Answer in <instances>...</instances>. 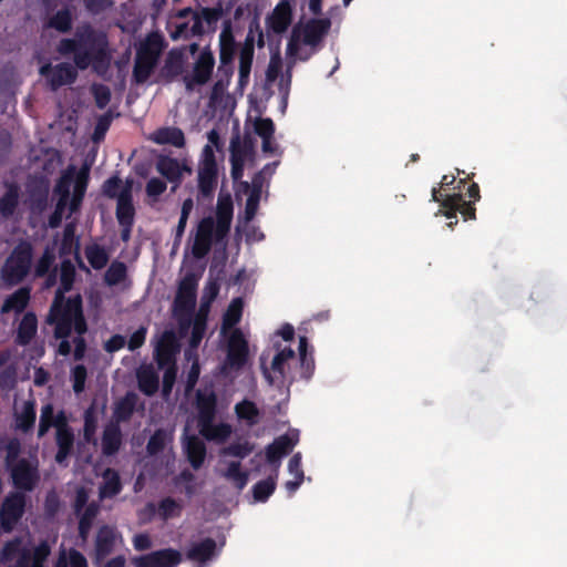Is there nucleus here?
I'll return each instance as SVG.
<instances>
[{"label":"nucleus","instance_id":"1","mask_svg":"<svg viewBox=\"0 0 567 567\" xmlns=\"http://www.w3.org/2000/svg\"><path fill=\"white\" fill-rule=\"evenodd\" d=\"M109 41L104 32L95 30L90 23L75 29L73 38L61 39L58 51L62 55H73V62L80 70H86L92 63H104L107 58Z\"/></svg>","mask_w":567,"mask_h":567},{"label":"nucleus","instance_id":"2","mask_svg":"<svg viewBox=\"0 0 567 567\" xmlns=\"http://www.w3.org/2000/svg\"><path fill=\"white\" fill-rule=\"evenodd\" d=\"M47 323L54 326V338L64 339L71 336L72 329L76 334H85L87 323L83 313V301L81 295L66 298L54 296Z\"/></svg>","mask_w":567,"mask_h":567},{"label":"nucleus","instance_id":"3","mask_svg":"<svg viewBox=\"0 0 567 567\" xmlns=\"http://www.w3.org/2000/svg\"><path fill=\"white\" fill-rule=\"evenodd\" d=\"M32 257V245L27 240L19 241L1 267L0 275L3 282L9 287L21 284L30 272Z\"/></svg>","mask_w":567,"mask_h":567},{"label":"nucleus","instance_id":"4","mask_svg":"<svg viewBox=\"0 0 567 567\" xmlns=\"http://www.w3.org/2000/svg\"><path fill=\"white\" fill-rule=\"evenodd\" d=\"M197 279L195 275H186L179 282L173 303L174 315L179 319L181 332L190 327L192 316L196 307Z\"/></svg>","mask_w":567,"mask_h":567},{"label":"nucleus","instance_id":"5","mask_svg":"<svg viewBox=\"0 0 567 567\" xmlns=\"http://www.w3.org/2000/svg\"><path fill=\"white\" fill-rule=\"evenodd\" d=\"M198 192L203 198L213 196L218 179V166L214 150L206 144L202 151L198 165Z\"/></svg>","mask_w":567,"mask_h":567},{"label":"nucleus","instance_id":"6","mask_svg":"<svg viewBox=\"0 0 567 567\" xmlns=\"http://www.w3.org/2000/svg\"><path fill=\"white\" fill-rule=\"evenodd\" d=\"M27 496L22 492H10L0 506V530L11 533L23 517Z\"/></svg>","mask_w":567,"mask_h":567},{"label":"nucleus","instance_id":"7","mask_svg":"<svg viewBox=\"0 0 567 567\" xmlns=\"http://www.w3.org/2000/svg\"><path fill=\"white\" fill-rule=\"evenodd\" d=\"M432 202L440 203L443 210H440L446 218L452 219L461 214L464 220L476 218V208L472 203H467L462 194L446 195L442 198L440 187H433Z\"/></svg>","mask_w":567,"mask_h":567},{"label":"nucleus","instance_id":"8","mask_svg":"<svg viewBox=\"0 0 567 567\" xmlns=\"http://www.w3.org/2000/svg\"><path fill=\"white\" fill-rule=\"evenodd\" d=\"M249 359V346L243 331L234 329L228 337L224 369L240 371Z\"/></svg>","mask_w":567,"mask_h":567},{"label":"nucleus","instance_id":"9","mask_svg":"<svg viewBox=\"0 0 567 567\" xmlns=\"http://www.w3.org/2000/svg\"><path fill=\"white\" fill-rule=\"evenodd\" d=\"M215 56L209 48H205L196 59L193 71L183 78L187 91H194L196 85H205L212 78Z\"/></svg>","mask_w":567,"mask_h":567},{"label":"nucleus","instance_id":"10","mask_svg":"<svg viewBox=\"0 0 567 567\" xmlns=\"http://www.w3.org/2000/svg\"><path fill=\"white\" fill-rule=\"evenodd\" d=\"M195 409L197 413V426L208 425L217 415L218 396L214 386L206 385L197 389L195 393Z\"/></svg>","mask_w":567,"mask_h":567},{"label":"nucleus","instance_id":"11","mask_svg":"<svg viewBox=\"0 0 567 567\" xmlns=\"http://www.w3.org/2000/svg\"><path fill=\"white\" fill-rule=\"evenodd\" d=\"M154 43L148 41L141 45L136 52L133 78L136 83L146 82L153 73L159 56V48H154Z\"/></svg>","mask_w":567,"mask_h":567},{"label":"nucleus","instance_id":"12","mask_svg":"<svg viewBox=\"0 0 567 567\" xmlns=\"http://www.w3.org/2000/svg\"><path fill=\"white\" fill-rule=\"evenodd\" d=\"M7 470L10 472L13 486L20 491L31 492L40 478L38 463L33 464L27 458H20Z\"/></svg>","mask_w":567,"mask_h":567},{"label":"nucleus","instance_id":"13","mask_svg":"<svg viewBox=\"0 0 567 567\" xmlns=\"http://www.w3.org/2000/svg\"><path fill=\"white\" fill-rule=\"evenodd\" d=\"M216 224L212 216L200 219L192 246V254L196 259H202L208 255L215 239Z\"/></svg>","mask_w":567,"mask_h":567},{"label":"nucleus","instance_id":"14","mask_svg":"<svg viewBox=\"0 0 567 567\" xmlns=\"http://www.w3.org/2000/svg\"><path fill=\"white\" fill-rule=\"evenodd\" d=\"M40 74L47 78L51 91H56L63 85L72 84L78 76L75 68L65 62L56 65L44 64L40 68Z\"/></svg>","mask_w":567,"mask_h":567},{"label":"nucleus","instance_id":"15","mask_svg":"<svg viewBox=\"0 0 567 567\" xmlns=\"http://www.w3.org/2000/svg\"><path fill=\"white\" fill-rule=\"evenodd\" d=\"M178 352L179 343L175 332L172 330L164 331L154 351V359L158 369L176 364V354Z\"/></svg>","mask_w":567,"mask_h":567},{"label":"nucleus","instance_id":"16","mask_svg":"<svg viewBox=\"0 0 567 567\" xmlns=\"http://www.w3.org/2000/svg\"><path fill=\"white\" fill-rule=\"evenodd\" d=\"M182 555L173 548H165L142 555L133 559L135 567H176Z\"/></svg>","mask_w":567,"mask_h":567},{"label":"nucleus","instance_id":"17","mask_svg":"<svg viewBox=\"0 0 567 567\" xmlns=\"http://www.w3.org/2000/svg\"><path fill=\"white\" fill-rule=\"evenodd\" d=\"M236 54V41L233 33L231 21L229 19L223 22L221 32L219 34V61L220 66H227V75L233 73V61Z\"/></svg>","mask_w":567,"mask_h":567},{"label":"nucleus","instance_id":"18","mask_svg":"<svg viewBox=\"0 0 567 567\" xmlns=\"http://www.w3.org/2000/svg\"><path fill=\"white\" fill-rule=\"evenodd\" d=\"M292 22V7L289 0H281L266 19L267 29L276 34L288 30Z\"/></svg>","mask_w":567,"mask_h":567},{"label":"nucleus","instance_id":"19","mask_svg":"<svg viewBox=\"0 0 567 567\" xmlns=\"http://www.w3.org/2000/svg\"><path fill=\"white\" fill-rule=\"evenodd\" d=\"M50 554V545L42 540L33 549L27 547L11 567H45Z\"/></svg>","mask_w":567,"mask_h":567},{"label":"nucleus","instance_id":"20","mask_svg":"<svg viewBox=\"0 0 567 567\" xmlns=\"http://www.w3.org/2000/svg\"><path fill=\"white\" fill-rule=\"evenodd\" d=\"M234 214V206L230 197L219 198L216 207V230H215V239L216 243L223 241L231 226Z\"/></svg>","mask_w":567,"mask_h":567},{"label":"nucleus","instance_id":"21","mask_svg":"<svg viewBox=\"0 0 567 567\" xmlns=\"http://www.w3.org/2000/svg\"><path fill=\"white\" fill-rule=\"evenodd\" d=\"M116 543L115 528L103 525L97 529L94 544V558L96 563L103 561L114 550Z\"/></svg>","mask_w":567,"mask_h":567},{"label":"nucleus","instance_id":"22","mask_svg":"<svg viewBox=\"0 0 567 567\" xmlns=\"http://www.w3.org/2000/svg\"><path fill=\"white\" fill-rule=\"evenodd\" d=\"M157 172L173 184L172 192H176L183 181V167L177 158L159 155L156 161Z\"/></svg>","mask_w":567,"mask_h":567},{"label":"nucleus","instance_id":"23","mask_svg":"<svg viewBox=\"0 0 567 567\" xmlns=\"http://www.w3.org/2000/svg\"><path fill=\"white\" fill-rule=\"evenodd\" d=\"M331 28L329 18L310 19L302 28V42L307 45H318Z\"/></svg>","mask_w":567,"mask_h":567},{"label":"nucleus","instance_id":"24","mask_svg":"<svg viewBox=\"0 0 567 567\" xmlns=\"http://www.w3.org/2000/svg\"><path fill=\"white\" fill-rule=\"evenodd\" d=\"M115 216L118 225L134 224L135 207L133 204L132 186L127 184L122 188L121 195L116 200Z\"/></svg>","mask_w":567,"mask_h":567},{"label":"nucleus","instance_id":"25","mask_svg":"<svg viewBox=\"0 0 567 567\" xmlns=\"http://www.w3.org/2000/svg\"><path fill=\"white\" fill-rule=\"evenodd\" d=\"M27 192L33 207L42 210L48 205L50 185L45 177H33L27 184Z\"/></svg>","mask_w":567,"mask_h":567},{"label":"nucleus","instance_id":"26","mask_svg":"<svg viewBox=\"0 0 567 567\" xmlns=\"http://www.w3.org/2000/svg\"><path fill=\"white\" fill-rule=\"evenodd\" d=\"M123 435L117 423L111 422L105 425L102 434L101 446L105 456L115 455L122 446Z\"/></svg>","mask_w":567,"mask_h":567},{"label":"nucleus","instance_id":"27","mask_svg":"<svg viewBox=\"0 0 567 567\" xmlns=\"http://www.w3.org/2000/svg\"><path fill=\"white\" fill-rule=\"evenodd\" d=\"M206 32L199 19H194L193 24L189 27L188 22L171 21L168 23V33L173 41L181 39L187 40L193 37H202Z\"/></svg>","mask_w":567,"mask_h":567},{"label":"nucleus","instance_id":"28","mask_svg":"<svg viewBox=\"0 0 567 567\" xmlns=\"http://www.w3.org/2000/svg\"><path fill=\"white\" fill-rule=\"evenodd\" d=\"M38 331V319L34 312L29 311L23 315L17 329L14 342L20 347L31 343Z\"/></svg>","mask_w":567,"mask_h":567},{"label":"nucleus","instance_id":"29","mask_svg":"<svg viewBox=\"0 0 567 567\" xmlns=\"http://www.w3.org/2000/svg\"><path fill=\"white\" fill-rule=\"evenodd\" d=\"M150 140L158 145L168 144L178 148L185 146L184 132L176 126L159 127L151 134Z\"/></svg>","mask_w":567,"mask_h":567},{"label":"nucleus","instance_id":"30","mask_svg":"<svg viewBox=\"0 0 567 567\" xmlns=\"http://www.w3.org/2000/svg\"><path fill=\"white\" fill-rule=\"evenodd\" d=\"M74 440L75 437L72 429H59V431H55L58 451L54 460L58 464H66L68 457L73 453Z\"/></svg>","mask_w":567,"mask_h":567},{"label":"nucleus","instance_id":"31","mask_svg":"<svg viewBox=\"0 0 567 567\" xmlns=\"http://www.w3.org/2000/svg\"><path fill=\"white\" fill-rule=\"evenodd\" d=\"M184 450L192 467L199 470L204 464L207 453L205 443L198 436L190 435L186 439Z\"/></svg>","mask_w":567,"mask_h":567},{"label":"nucleus","instance_id":"32","mask_svg":"<svg viewBox=\"0 0 567 567\" xmlns=\"http://www.w3.org/2000/svg\"><path fill=\"white\" fill-rule=\"evenodd\" d=\"M138 389L147 396L154 395L159 388V378L153 365H142L136 372Z\"/></svg>","mask_w":567,"mask_h":567},{"label":"nucleus","instance_id":"33","mask_svg":"<svg viewBox=\"0 0 567 567\" xmlns=\"http://www.w3.org/2000/svg\"><path fill=\"white\" fill-rule=\"evenodd\" d=\"M31 290L29 287H21L13 293L8 296L1 306V313H9L14 311L21 313L29 305Z\"/></svg>","mask_w":567,"mask_h":567},{"label":"nucleus","instance_id":"34","mask_svg":"<svg viewBox=\"0 0 567 567\" xmlns=\"http://www.w3.org/2000/svg\"><path fill=\"white\" fill-rule=\"evenodd\" d=\"M226 13L224 9V4L221 1H218L217 4L213 8L202 7L197 12H194V19H199L200 24L204 25V22L207 24L208 32H215L217 30L218 21Z\"/></svg>","mask_w":567,"mask_h":567},{"label":"nucleus","instance_id":"35","mask_svg":"<svg viewBox=\"0 0 567 567\" xmlns=\"http://www.w3.org/2000/svg\"><path fill=\"white\" fill-rule=\"evenodd\" d=\"M138 401V396L135 392H127L122 399H120L114 406V417L116 420L115 423L127 422L131 420L136 404Z\"/></svg>","mask_w":567,"mask_h":567},{"label":"nucleus","instance_id":"36","mask_svg":"<svg viewBox=\"0 0 567 567\" xmlns=\"http://www.w3.org/2000/svg\"><path fill=\"white\" fill-rule=\"evenodd\" d=\"M291 449L292 443L287 435H281L275 439L274 442L266 447L267 462L270 464H277L278 466L281 457L287 455Z\"/></svg>","mask_w":567,"mask_h":567},{"label":"nucleus","instance_id":"37","mask_svg":"<svg viewBox=\"0 0 567 567\" xmlns=\"http://www.w3.org/2000/svg\"><path fill=\"white\" fill-rule=\"evenodd\" d=\"M216 550V542L207 537L198 543H194L187 550V558L194 561L205 563L209 560Z\"/></svg>","mask_w":567,"mask_h":567},{"label":"nucleus","instance_id":"38","mask_svg":"<svg viewBox=\"0 0 567 567\" xmlns=\"http://www.w3.org/2000/svg\"><path fill=\"white\" fill-rule=\"evenodd\" d=\"M235 414L239 421H244L248 426L259 423L260 411L254 401L244 399L235 404Z\"/></svg>","mask_w":567,"mask_h":567},{"label":"nucleus","instance_id":"39","mask_svg":"<svg viewBox=\"0 0 567 567\" xmlns=\"http://www.w3.org/2000/svg\"><path fill=\"white\" fill-rule=\"evenodd\" d=\"M103 484L100 487L102 498H113L122 492L123 485L117 471L106 468L103 473Z\"/></svg>","mask_w":567,"mask_h":567},{"label":"nucleus","instance_id":"40","mask_svg":"<svg viewBox=\"0 0 567 567\" xmlns=\"http://www.w3.org/2000/svg\"><path fill=\"white\" fill-rule=\"evenodd\" d=\"M6 187L7 190L0 198V215L3 218H9L14 214L19 205L20 188L16 183H8Z\"/></svg>","mask_w":567,"mask_h":567},{"label":"nucleus","instance_id":"41","mask_svg":"<svg viewBox=\"0 0 567 567\" xmlns=\"http://www.w3.org/2000/svg\"><path fill=\"white\" fill-rule=\"evenodd\" d=\"M37 419L35 402L25 401L20 413L16 414V429L29 433L33 430Z\"/></svg>","mask_w":567,"mask_h":567},{"label":"nucleus","instance_id":"42","mask_svg":"<svg viewBox=\"0 0 567 567\" xmlns=\"http://www.w3.org/2000/svg\"><path fill=\"white\" fill-rule=\"evenodd\" d=\"M230 161L243 159L245 163L246 158L252 156L255 153V142L249 136H244L243 140L236 136L230 142Z\"/></svg>","mask_w":567,"mask_h":567},{"label":"nucleus","instance_id":"43","mask_svg":"<svg viewBox=\"0 0 567 567\" xmlns=\"http://www.w3.org/2000/svg\"><path fill=\"white\" fill-rule=\"evenodd\" d=\"M199 433L207 441L224 443L231 434V426L228 423L215 424L210 422L208 425H198Z\"/></svg>","mask_w":567,"mask_h":567},{"label":"nucleus","instance_id":"44","mask_svg":"<svg viewBox=\"0 0 567 567\" xmlns=\"http://www.w3.org/2000/svg\"><path fill=\"white\" fill-rule=\"evenodd\" d=\"M73 25V14L70 8L58 10L47 22V27L60 33H69Z\"/></svg>","mask_w":567,"mask_h":567},{"label":"nucleus","instance_id":"45","mask_svg":"<svg viewBox=\"0 0 567 567\" xmlns=\"http://www.w3.org/2000/svg\"><path fill=\"white\" fill-rule=\"evenodd\" d=\"M53 567H89L85 556L75 548L61 550Z\"/></svg>","mask_w":567,"mask_h":567},{"label":"nucleus","instance_id":"46","mask_svg":"<svg viewBox=\"0 0 567 567\" xmlns=\"http://www.w3.org/2000/svg\"><path fill=\"white\" fill-rule=\"evenodd\" d=\"M75 268L70 260H63L60 268V286L54 296H65L73 287Z\"/></svg>","mask_w":567,"mask_h":567},{"label":"nucleus","instance_id":"47","mask_svg":"<svg viewBox=\"0 0 567 567\" xmlns=\"http://www.w3.org/2000/svg\"><path fill=\"white\" fill-rule=\"evenodd\" d=\"M87 187V174L81 172L74 182L73 195L71 199H69V209L70 213H75L80 209L81 204L83 202L85 192Z\"/></svg>","mask_w":567,"mask_h":567},{"label":"nucleus","instance_id":"48","mask_svg":"<svg viewBox=\"0 0 567 567\" xmlns=\"http://www.w3.org/2000/svg\"><path fill=\"white\" fill-rule=\"evenodd\" d=\"M192 333L189 338V347L197 349L205 336L207 329V316L199 311L190 321Z\"/></svg>","mask_w":567,"mask_h":567},{"label":"nucleus","instance_id":"49","mask_svg":"<svg viewBox=\"0 0 567 567\" xmlns=\"http://www.w3.org/2000/svg\"><path fill=\"white\" fill-rule=\"evenodd\" d=\"M240 466L239 462L233 461L221 473V476L230 481L238 491L244 489L248 483V473L241 471Z\"/></svg>","mask_w":567,"mask_h":567},{"label":"nucleus","instance_id":"50","mask_svg":"<svg viewBox=\"0 0 567 567\" xmlns=\"http://www.w3.org/2000/svg\"><path fill=\"white\" fill-rule=\"evenodd\" d=\"M84 252L89 264L95 270L104 268L109 262L107 251L97 244L86 246Z\"/></svg>","mask_w":567,"mask_h":567},{"label":"nucleus","instance_id":"51","mask_svg":"<svg viewBox=\"0 0 567 567\" xmlns=\"http://www.w3.org/2000/svg\"><path fill=\"white\" fill-rule=\"evenodd\" d=\"M295 351L290 347L278 350L271 361V371L279 375L281 382L286 379L285 365L289 360L295 358Z\"/></svg>","mask_w":567,"mask_h":567},{"label":"nucleus","instance_id":"52","mask_svg":"<svg viewBox=\"0 0 567 567\" xmlns=\"http://www.w3.org/2000/svg\"><path fill=\"white\" fill-rule=\"evenodd\" d=\"M27 548L23 545L21 537H14L11 540H8L1 551L0 559L2 563L16 561V559L21 555V553Z\"/></svg>","mask_w":567,"mask_h":567},{"label":"nucleus","instance_id":"53","mask_svg":"<svg viewBox=\"0 0 567 567\" xmlns=\"http://www.w3.org/2000/svg\"><path fill=\"white\" fill-rule=\"evenodd\" d=\"M183 509L182 503L172 497L163 498L157 506V514L163 520L181 516Z\"/></svg>","mask_w":567,"mask_h":567},{"label":"nucleus","instance_id":"54","mask_svg":"<svg viewBox=\"0 0 567 567\" xmlns=\"http://www.w3.org/2000/svg\"><path fill=\"white\" fill-rule=\"evenodd\" d=\"M99 513V506L95 503L89 504L79 519V536L86 539L92 527L93 519Z\"/></svg>","mask_w":567,"mask_h":567},{"label":"nucleus","instance_id":"55","mask_svg":"<svg viewBox=\"0 0 567 567\" xmlns=\"http://www.w3.org/2000/svg\"><path fill=\"white\" fill-rule=\"evenodd\" d=\"M275 489L276 478L269 476L252 486V496L255 501L264 503L274 494Z\"/></svg>","mask_w":567,"mask_h":567},{"label":"nucleus","instance_id":"56","mask_svg":"<svg viewBox=\"0 0 567 567\" xmlns=\"http://www.w3.org/2000/svg\"><path fill=\"white\" fill-rule=\"evenodd\" d=\"M127 275L126 265L123 261L114 260L104 275V280L109 286L121 284Z\"/></svg>","mask_w":567,"mask_h":567},{"label":"nucleus","instance_id":"57","mask_svg":"<svg viewBox=\"0 0 567 567\" xmlns=\"http://www.w3.org/2000/svg\"><path fill=\"white\" fill-rule=\"evenodd\" d=\"M254 37L251 32L248 33L243 48L239 51V70L238 71H251L254 60Z\"/></svg>","mask_w":567,"mask_h":567},{"label":"nucleus","instance_id":"58","mask_svg":"<svg viewBox=\"0 0 567 567\" xmlns=\"http://www.w3.org/2000/svg\"><path fill=\"white\" fill-rule=\"evenodd\" d=\"M243 313V301L240 298H235L230 305L228 306L224 318H223V327L231 328L237 324L241 319Z\"/></svg>","mask_w":567,"mask_h":567},{"label":"nucleus","instance_id":"59","mask_svg":"<svg viewBox=\"0 0 567 567\" xmlns=\"http://www.w3.org/2000/svg\"><path fill=\"white\" fill-rule=\"evenodd\" d=\"M254 451V445L248 442H234L228 446H225L220 450V455L223 456H234L238 458L247 457Z\"/></svg>","mask_w":567,"mask_h":567},{"label":"nucleus","instance_id":"60","mask_svg":"<svg viewBox=\"0 0 567 567\" xmlns=\"http://www.w3.org/2000/svg\"><path fill=\"white\" fill-rule=\"evenodd\" d=\"M97 429V419L90 408L84 412L83 440L89 444H96L95 432Z\"/></svg>","mask_w":567,"mask_h":567},{"label":"nucleus","instance_id":"61","mask_svg":"<svg viewBox=\"0 0 567 567\" xmlns=\"http://www.w3.org/2000/svg\"><path fill=\"white\" fill-rule=\"evenodd\" d=\"M113 117L114 115L111 110L99 116L92 135V140L94 142L97 143L104 140L106 132L112 124Z\"/></svg>","mask_w":567,"mask_h":567},{"label":"nucleus","instance_id":"62","mask_svg":"<svg viewBox=\"0 0 567 567\" xmlns=\"http://www.w3.org/2000/svg\"><path fill=\"white\" fill-rule=\"evenodd\" d=\"M54 409L53 405L48 403L42 406L40 414V422L38 429V436L43 437L51 426H53Z\"/></svg>","mask_w":567,"mask_h":567},{"label":"nucleus","instance_id":"63","mask_svg":"<svg viewBox=\"0 0 567 567\" xmlns=\"http://www.w3.org/2000/svg\"><path fill=\"white\" fill-rule=\"evenodd\" d=\"M122 188V179L117 175H113L106 181H104L102 185V193L107 198H116L117 200L118 196L121 195Z\"/></svg>","mask_w":567,"mask_h":567},{"label":"nucleus","instance_id":"64","mask_svg":"<svg viewBox=\"0 0 567 567\" xmlns=\"http://www.w3.org/2000/svg\"><path fill=\"white\" fill-rule=\"evenodd\" d=\"M165 433L163 430H156L146 444V451L150 455H157L165 449Z\"/></svg>","mask_w":567,"mask_h":567}]
</instances>
